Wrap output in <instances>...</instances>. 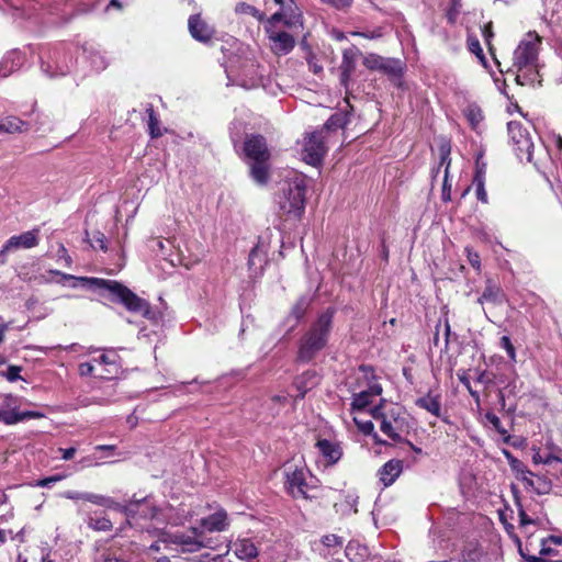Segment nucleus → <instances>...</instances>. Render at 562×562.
Segmentation results:
<instances>
[{"label":"nucleus","mask_w":562,"mask_h":562,"mask_svg":"<svg viewBox=\"0 0 562 562\" xmlns=\"http://www.w3.org/2000/svg\"><path fill=\"white\" fill-rule=\"evenodd\" d=\"M355 422L357 423L359 429L364 434V435H370L373 432L374 430V425L372 422L368 420V422H363V423H359L357 419H355Z\"/></svg>","instance_id":"13d9d810"},{"label":"nucleus","mask_w":562,"mask_h":562,"mask_svg":"<svg viewBox=\"0 0 562 562\" xmlns=\"http://www.w3.org/2000/svg\"><path fill=\"white\" fill-rule=\"evenodd\" d=\"M91 59H92L91 61H92V65L95 68V70H103V69H105L108 64H106L104 57L102 55H100V53H94L91 56Z\"/></svg>","instance_id":"603ef678"},{"label":"nucleus","mask_w":562,"mask_h":562,"mask_svg":"<svg viewBox=\"0 0 562 562\" xmlns=\"http://www.w3.org/2000/svg\"><path fill=\"white\" fill-rule=\"evenodd\" d=\"M415 403L418 407L426 409L434 416H441V404L439 395H432L429 392L425 396L417 398Z\"/></svg>","instance_id":"393cba45"},{"label":"nucleus","mask_w":562,"mask_h":562,"mask_svg":"<svg viewBox=\"0 0 562 562\" xmlns=\"http://www.w3.org/2000/svg\"><path fill=\"white\" fill-rule=\"evenodd\" d=\"M266 34L271 43L272 52L277 55H286L295 46L294 35L289 32L269 26Z\"/></svg>","instance_id":"f8f14e48"},{"label":"nucleus","mask_w":562,"mask_h":562,"mask_svg":"<svg viewBox=\"0 0 562 562\" xmlns=\"http://www.w3.org/2000/svg\"><path fill=\"white\" fill-rule=\"evenodd\" d=\"M123 509L126 516L133 520H136L137 515H139L145 519L156 520L162 526L168 524L166 518H161V509L151 504L147 498L131 501Z\"/></svg>","instance_id":"6e6552de"},{"label":"nucleus","mask_w":562,"mask_h":562,"mask_svg":"<svg viewBox=\"0 0 562 562\" xmlns=\"http://www.w3.org/2000/svg\"><path fill=\"white\" fill-rule=\"evenodd\" d=\"M235 12L237 14H249L254 16L259 22H262L265 20V13L259 11L257 8H255L251 4H248L246 2H239L235 7Z\"/></svg>","instance_id":"72a5a7b5"},{"label":"nucleus","mask_w":562,"mask_h":562,"mask_svg":"<svg viewBox=\"0 0 562 562\" xmlns=\"http://www.w3.org/2000/svg\"><path fill=\"white\" fill-rule=\"evenodd\" d=\"M475 186V193L479 201L486 204L488 202L487 192L485 190V181H482V178L479 177L477 181H473Z\"/></svg>","instance_id":"a19ab883"},{"label":"nucleus","mask_w":562,"mask_h":562,"mask_svg":"<svg viewBox=\"0 0 562 562\" xmlns=\"http://www.w3.org/2000/svg\"><path fill=\"white\" fill-rule=\"evenodd\" d=\"M78 280L97 289L106 290L113 295V301L123 304L130 312L138 313L148 319L154 318L149 303L119 281L87 277L78 278Z\"/></svg>","instance_id":"7ed1b4c3"},{"label":"nucleus","mask_w":562,"mask_h":562,"mask_svg":"<svg viewBox=\"0 0 562 562\" xmlns=\"http://www.w3.org/2000/svg\"><path fill=\"white\" fill-rule=\"evenodd\" d=\"M508 135L517 157L532 162L533 143L530 133L520 122L512 121L507 124Z\"/></svg>","instance_id":"39448f33"},{"label":"nucleus","mask_w":562,"mask_h":562,"mask_svg":"<svg viewBox=\"0 0 562 562\" xmlns=\"http://www.w3.org/2000/svg\"><path fill=\"white\" fill-rule=\"evenodd\" d=\"M468 117L473 126L479 124L482 121V114L480 110L471 109L469 111Z\"/></svg>","instance_id":"bf43d9fd"},{"label":"nucleus","mask_w":562,"mask_h":562,"mask_svg":"<svg viewBox=\"0 0 562 562\" xmlns=\"http://www.w3.org/2000/svg\"><path fill=\"white\" fill-rule=\"evenodd\" d=\"M13 416L15 417L16 423H20V422L29 419V418L43 417V414H41L38 412H33V411H26V412H21V413L13 411Z\"/></svg>","instance_id":"c03bdc74"},{"label":"nucleus","mask_w":562,"mask_h":562,"mask_svg":"<svg viewBox=\"0 0 562 562\" xmlns=\"http://www.w3.org/2000/svg\"><path fill=\"white\" fill-rule=\"evenodd\" d=\"M306 184L303 179H294L288 182L286 188L279 199L280 210L294 218H299L305 209Z\"/></svg>","instance_id":"20e7f679"},{"label":"nucleus","mask_w":562,"mask_h":562,"mask_svg":"<svg viewBox=\"0 0 562 562\" xmlns=\"http://www.w3.org/2000/svg\"><path fill=\"white\" fill-rule=\"evenodd\" d=\"M326 153L327 147L322 131L312 132L304 137L301 155L306 164L311 166L321 165Z\"/></svg>","instance_id":"423d86ee"},{"label":"nucleus","mask_w":562,"mask_h":562,"mask_svg":"<svg viewBox=\"0 0 562 562\" xmlns=\"http://www.w3.org/2000/svg\"><path fill=\"white\" fill-rule=\"evenodd\" d=\"M227 526V514L224 509H220L214 514L202 518L200 521V527L210 532L223 531Z\"/></svg>","instance_id":"412c9836"},{"label":"nucleus","mask_w":562,"mask_h":562,"mask_svg":"<svg viewBox=\"0 0 562 562\" xmlns=\"http://www.w3.org/2000/svg\"><path fill=\"white\" fill-rule=\"evenodd\" d=\"M235 554L243 560L254 559L258 554L256 546L250 540H240L235 544Z\"/></svg>","instance_id":"c85d7f7f"},{"label":"nucleus","mask_w":562,"mask_h":562,"mask_svg":"<svg viewBox=\"0 0 562 562\" xmlns=\"http://www.w3.org/2000/svg\"><path fill=\"white\" fill-rule=\"evenodd\" d=\"M85 501L104 507H112L115 505L112 498L93 493H86Z\"/></svg>","instance_id":"e433bc0d"},{"label":"nucleus","mask_w":562,"mask_h":562,"mask_svg":"<svg viewBox=\"0 0 562 562\" xmlns=\"http://www.w3.org/2000/svg\"><path fill=\"white\" fill-rule=\"evenodd\" d=\"M2 398L1 409L15 411L16 398L11 394H4L0 396Z\"/></svg>","instance_id":"49530a36"},{"label":"nucleus","mask_w":562,"mask_h":562,"mask_svg":"<svg viewBox=\"0 0 562 562\" xmlns=\"http://www.w3.org/2000/svg\"><path fill=\"white\" fill-rule=\"evenodd\" d=\"M250 176L260 186L269 179V160L250 161Z\"/></svg>","instance_id":"a878e982"},{"label":"nucleus","mask_w":562,"mask_h":562,"mask_svg":"<svg viewBox=\"0 0 562 562\" xmlns=\"http://www.w3.org/2000/svg\"><path fill=\"white\" fill-rule=\"evenodd\" d=\"M465 251H467V257H468L470 265L474 269L480 270L481 269V260H480L479 254L469 247L465 248Z\"/></svg>","instance_id":"a18cd8bd"},{"label":"nucleus","mask_w":562,"mask_h":562,"mask_svg":"<svg viewBox=\"0 0 562 562\" xmlns=\"http://www.w3.org/2000/svg\"><path fill=\"white\" fill-rule=\"evenodd\" d=\"M509 464L517 474H521V480L524 482H526L530 486L533 484L532 481L526 476L527 474L531 475L532 473L526 469L521 461H519L516 458H510Z\"/></svg>","instance_id":"c9c22d12"},{"label":"nucleus","mask_w":562,"mask_h":562,"mask_svg":"<svg viewBox=\"0 0 562 562\" xmlns=\"http://www.w3.org/2000/svg\"><path fill=\"white\" fill-rule=\"evenodd\" d=\"M188 29L191 36L199 42L207 43L214 35V30L205 21H203L200 14H193L188 20Z\"/></svg>","instance_id":"4468645a"},{"label":"nucleus","mask_w":562,"mask_h":562,"mask_svg":"<svg viewBox=\"0 0 562 562\" xmlns=\"http://www.w3.org/2000/svg\"><path fill=\"white\" fill-rule=\"evenodd\" d=\"M503 299V292L498 285L493 283L491 280L486 281V286L482 293V295L477 299L480 304L484 302H490L493 304H501Z\"/></svg>","instance_id":"bb28decb"},{"label":"nucleus","mask_w":562,"mask_h":562,"mask_svg":"<svg viewBox=\"0 0 562 562\" xmlns=\"http://www.w3.org/2000/svg\"><path fill=\"white\" fill-rule=\"evenodd\" d=\"M335 312L333 307L326 308L301 337L296 355L299 362H311L327 346Z\"/></svg>","instance_id":"f03ea898"},{"label":"nucleus","mask_w":562,"mask_h":562,"mask_svg":"<svg viewBox=\"0 0 562 562\" xmlns=\"http://www.w3.org/2000/svg\"><path fill=\"white\" fill-rule=\"evenodd\" d=\"M58 257L65 260L67 267L71 266V257L68 255L67 249L64 247V245L59 246Z\"/></svg>","instance_id":"e2e57ef3"},{"label":"nucleus","mask_w":562,"mask_h":562,"mask_svg":"<svg viewBox=\"0 0 562 562\" xmlns=\"http://www.w3.org/2000/svg\"><path fill=\"white\" fill-rule=\"evenodd\" d=\"M311 302L310 295H302L291 308L290 317H293L296 323L301 321L310 308Z\"/></svg>","instance_id":"7c9ffc66"},{"label":"nucleus","mask_w":562,"mask_h":562,"mask_svg":"<svg viewBox=\"0 0 562 562\" xmlns=\"http://www.w3.org/2000/svg\"><path fill=\"white\" fill-rule=\"evenodd\" d=\"M349 123L348 114L342 112H337L330 115V117L324 124V127L327 131H335L338 128H344Z\"/></svg>","instance_id":"473e14b6"},{"label":"nucleus","mask_w":562,"mask_h":562,"mask_svg":"<svg viewBox=\"0 0 562 562\" xmlns=\"http://www.w3.org/2000/svg\"><path fill=\"white\" fill-rule=\"evenodd\" d=\"M363 65L370 70H380L391 77L403 76L404 66L400 59L386 58L376 54H368L363 58Z\"/></svg>","instance_id":"1a4fd4ad"},{"label":"nucleus","mask_w":562,"mask_h":562,"mask_svg":"<svg viewBox=\"0 0 562 562\" xmlns=\"http://www.w3.org/2000/svg\"><path fill=\"white\" fill-rule=\"evenodd\" d=\"M284 20H285V14L282 10V8L280 9V11L273 13L270 18L266 19L265 18V31L268 32V27L271 26L272 29H278L277 27V23L278 22H283L284 23Z\"/></svg>","instance_id":"ea45409f"},{"label":"nucleus","mask_w":562,"mask_h":562,"mask_svg":"<svg viewBox=\"0 0 562 562\" xmlns=\"http://www.w3.org/2000/svg\"><path fill=\"white\" fill-rule=\"evenodd\" d=\"M58 451L61 453V459L65 461L71 460L77 451L76 448H59Z\"/></svg>","instance_id":"052dcab7"},{"label":"nucleus","mask_w":562,"mask_h":562,"mask_svg":"<svg viewBox=\"0 0 562 562\" xmlns=\"http://www.w3.org/2000/svg\"><path fill=\"white\" fill-rule=\"evenodd\" d=\"M85 496H86V493H80V492H76V491H67L63 494V497L68 498V499H74V501H78V499L85 501Z\"/></svg>","instance_id":"680f3d73"},{"label":"nucleus","mask_w":562,"mask_h":562,"mask_svg":"<svg viewBox=\"0 0 562 562\" xmlns=\"http://www.w3.org/2000/svg\"><path fill=\"white\" fill-rule=\"evenodd\" d=\"M366 392L369 394L370 397L372 396H379L382 393V387L380 384H372Z\"/></svg>","instance_id":"774afa93"},{"label":"nucleus","mask_w":562,"mask_h":562,"mask_svg":"<svg viewBox=\"0 0 562 562\" xmlns=\"http://www.w3.org/2000/svg\"><path fill=\"white\" fill-rule=\"evenodd\" d=\"M0 420L3 422L5 425L16 424V419L13 416V411H9V409L0 408Z\"/></svg>","instance_id":"864d4df0"},{"label":"nucleus","mask_w":562,"mask_h":562,"mask_svg":"<svg viewBox=\"0 0 562 562\" xmlns=\"http://www.w3.org/2000/svg\"><path fill=\"white\" fill-rule=\"evenodd\" d=\"M315 447L323 457L326 465H334L342 456L339 443L328 439H318Z\"/></svg>","instance_id":"2eb2a0df"},{"label":"nucleus","mask_w":562,"mask_h":562,"mask_svg":"<svg viewBox=\"0 0 562 562\" xmlns=\"http://www.w3.org/2000/svg\"><path fill=\"white\" fill-rule=\"evenodd\" d=\"M356 57H357L356 48L345 49L342 53V60H341L339 68H340V83L345 87L348 86V81L350 80V77L356 69Z\"/></svg>","instance_id":"4be33fe9"},{"label":"nucleus","mask_w":562,"mask_h":562,"mask_svg":"<svg viewBox=\"0 0 562 562\" xmlns=\"http://www.w3.org/2000/svg\"><path fill=\"white\" fill-rule=\"evenodd\" d=\"M541 37L536 32H528L519 42L513 55L515 81L520 86L540 83L539 48Z\"/></svg>","instance_id":"f257e3e1"},{"label":"nucleus","mask_w":562,"mask_h":562,"mask_svg":"<svg viewBox=\"0 0 562 562\" xmlns=\"http://www.w3.org/2000/svg\"><path fill=\"white\" fill-rule=\"evenodd\" d=\"M350 35H352V36H361V37H364V38H368V40H375V38L381 37L382 33H381L380 29H376V30L368 31V32L352 31V32H350Z\"/></svg>","instance_id":"de8ad7c7"},{"label":"nucleus","mask_w":562,"mask_h":562,"mask_svg":"<svg viewBox=\"0 0 562 562\" xmlns=\"http://www.w3.org/2000/svg\"><path fill=\"white\" fill-rule=\"evenodd\" d=\"M285 14L284 25L293 32L303 29V16L301 10L293 0H288V3L282 7Z\"/></svg>","instance_id":"aec40b11"},{"label":"nucleus","mask_w":562,"mask_h":562,"mask_svg":"<svg viewBox=\"0 0 562 562\" xmlns=\"http://www.w3.org/2000/svg\"><path fill=\"white\" fill-rule=\"evenodd\" d=\"M342 541L341 539L336 535H326L323 536L321 539V544L317 548L319 552L325 555L326 558L333 557V548L341 547Z\"/></svg>","instance_id":"c756f323"},{"label":"nucleus","mask_w":562,"mask_h":562,"mask_svg":"<svg viewBox=\"0 0 562 562\" xmlns=\"http://www.w3.org/2000/svg\"><path fill=\"white\" fill-rule=\"evenodd\" d=\"M306 474L304 469L299 468L285 471L286 490L294 498L307 499L314 497L311 492L315 488L306 482Z\"/></svg>","instance_id":"0eeeda50"},{"label":"nucleus","mask_w":562,"mask_h":562,"mask_svg":"<svg viewBox=\"0 0 562 562\" xmlns=\"http://www.w3.org/2000/svg\"><path fill=\"white\" fill-rule=\"evenodd\" d=\"M94 367L91 362H82L78 366V372L81 376H89L93 373Z\"/></svg>","instance_id":"5fc2aeb1"},{"label":"nucleus","mask_w":562,"mask_h":562,"mask_svg":"<svg viewBox=\"0 0 562 562\" xmlns=\"http://www.w3.org/2000/svg\"><path fill=\"white\" fill-rule=\"evenodd\" d=\"M468 48L471 53H473L480 60V63L486 67L487 60L484 56L483 49L481 47L480 41L475 36H468Z\"/></svg>","instance_id":"f704fd0d"},{"label":"nucleus","mask_w":562,"mask_h":562,"mask_svg":"<svg viewBox=\"0 0 562 562\" xmlns=\"http://www.w3.org/2000/svg\"><path fill=\"white\" fill-rule=\"evenodd\" d=\"M403 471L401 460L387 461L379 471V476L384 486L392 485Z\"/></svg>","instance_id":"5701e85b"},{"label":"nucleus","mask_w":562,"mask_h":562,"mask_svg":"<svg viewBox=\"0 0 562 562\" xmlns=\"http://www.w3.org/2000/svg\"><path fill=\"white\" fill-rule=\"evenodd\" d=\"M20 372H21V368L18 367V366H10L7 370V372L4 373V376L7 378L8 381L10 382H14L16 380H19L21 376H20Z\"/></svg>","instance_id":"3c124183"},{"label":"nucleus","mask_w":562,"mask_h":562,"mask_svg":"<svg viewBox=\"0 0 562 562\" xmlns=\"http://www.w3.org/2000/svg\"><path fill=\"white\" fill-rule=\"evenodd\" d=\"M374 419L380 420V430L394 441H401V431L403 429V420L393 413L386 415L380 406L372 409Z\"/></svg>","instance_id":"9d476101"},{"label":"nucleus","mask_w":562,"mask_h":562,"mask_svg":"<svg viewBox=\"0 0 562 562\" xmlns=\"http://www.w3.org/2000/svg\"><path fill=\"white\" fill-rule=\"evenodd\" d=\"M479 177L482 178V181H485V164H482V165H480L479 162L476 164V170H475L473 181H477Z\"/></svg>","instance_id":"69168bd1"},{"label":"nucleus","mask_w":562,"mask_h":562,"mask_svg":"<svg viewBox=\"0 0 562 562\" xmlns=\"http://www.w3.org/2000/svg\"><path fill=\"white\" fill-rule=\"evenodd\" d=\"M353 0H322V2L327 3L338 10H344L349 8L352 4Z\"/></svg>","instance_id":"8fccbe9b"},{"label":"nucleus","mask_w":562,"mask_h":562,"mask_svg":"<svg viewBox=\"0 0 562 562\" xmlns=\"http://www.w3.org/2000/svg\"><path fill=\"white\" fill-rule=\"evenodd\" d=\"M98 361L105 367L106 374L103 378L110 379L119 374L121 370L120 356L114 349H108L105 353L100 356Z\"/></svg>","instance_id":"b1692460"},{"label":"nucleus","mask_w":562,"mask_h":562,"mask_svg":"<svg viewBox=\"0 0 562 562\" xmlns=\"http://www.w3.org/2000/svg\"><path fill=\"white\" fill-rule=\"evenodd\" d=\"M259 255H260V250L258 247H255L251 249V251L249 254V258H248V265L250 268L256 265V259L259 257Z\"/></svg>","instance_id":"338daca9"},{"label":"nucleus","mask_w":562,"mask_h":562,"mask_svg":"<svg viewBox=\"0 0 562 562\" xmlns=\"http://www.w3.org/2000/svg\"><path fill=\"white\" fill-rule=\"evenodd\" d=\"M93 527L97 530L106 531V530H110L112 528V522H111L110 519L103 517V518L94 520Z\"/></svg>","instance_id":"6e6d98bb"},{"label":"nucleus","mask_w":562,"mask_h":562,"mask_svg":"<svg viewBox=\"0 0 562 562\" xmlns=\"http://www.w3.org/2000/svg\"><path fill=\"white\" fill-rule=\"evenodd\" d=\"M2 133H24L27 128V123L16 116H7L1 120Z\"/></svg>","instance_id":"cd10ccee"},{"label":"nucleus","mask_w":562,"mask_h":562,"mask_svg":"<svg viewBox=\"0 0 562 562\" xmlns=\"http://www.w3.org/2000/svg\"><path fill=\"white\" fill-rule=\"evenodd\" d=\"M443 327H445V340H443V346L441 348V351H448V349H449V337H450V334H451V328H450V324H449V321H448L447 317L445 318Z\"/></svg>","instance_id":"4d7b16f0"},{"label":"nucleus","mask_w":562,"mask_h":562,"mask_svg":"<svg viewBox=\"0 0 562 562\" xmlns=\"http://www.w3.org/2000/svg\"><path fill=\"white\" fill-rule=\"evenodd\" d=\"M450 151L451 147L448 142H442L439 146V154H440V165H446L445 170V178L442 183V191H441V199L445 202H448L451 200V184L449 183L448 177H449V168L451 164L450 159Z\"/></svg>","instance_id":"f3484780"},{"label":"nucleus","mask_w":562,"mask_h":562,"mask_svg":"<svg viewBox=\"0 0 562 562\" xmlns=\"http://www.w3.org/2000/svg\"><path fill=\"white\" fill-rule=\"evenodd\" d=\"M146 113L148 114V132L151 138H158L162 135V131L159 126V119L156 114L151 103L146 105Z\"/></svg>","instance_id":"2f4dec72"},{"label":"nucleus","mask_w":562,"mask_h":562,"mask_svg":"<svg viewBox=\"0 0 562 562\" xmlns=\"http://www.w3.org/2000/svg\"><path fill=\"white\" fill-rule=\"evenodd\" d=\"M461 382L463 383V385L467 387V390L469 391L470 395L475 400V402H480V395L476 391H474L472 387H471V384H470V381L468 379H461Z\"/></svg>","instance_id":"0e129e2a"},{"label":"nucleus","mask_w":562,"mask_h":562,"mask_svg":"<svg viewBox=\"0 0 562 562\" xmlns=\"http://www.w3.org/2000/svg\"><path fill=\"white\" fill-rule=\"evenodd\" d=\"M89 241L93 248L99 247L103 251H106L108 249L105 235L101 232L93 233L92 239Z\"/></svg>","instance_id":"79ce46f5"},{"label":"nucleus","mask_w":562,"mask_h":562,"mask_svg":"<svg viewBox=\"0 0 562 562\" xmlns=\"http://www.w3.org/2000/svg\"><path fill=\"white\" fill-rule=\"evenodd\" d=\"M371 403V397L366 391L355 394L352 397V409L362 411Z\"/></svg>","instance_id":"4c0bfd02"},{"label":"nucleus","mask_w":562,"mask_h":562,"mask_svg":"<svg viewBox=\"0 0 562 562\" xmlns=\"http://www.w3.org/2000/svg\"><path fill=\"white\" fill-rule=\"evenodd\" d=\"M244 151L250 161L269 160L270 151L267 142L261 135H251L246 138Z\"/></svg>","instance_id":"ddd939ff"},{"label":"nucleus","mask_w":562,"mask_h":562,"mask_svg":"<svg viewBox=\"0 0 562 562\" xmlns=\"http://www.w3.org/2000/svg\"><path fill=\"white\" fill-rule=\"evenodd\" d=\"M147 533H149L150 536H154V537H158L159 541L164 542V543H175V544H179V546H187V543H189L190 541H192L194 538L193 537H190L188 535H184V533H180V532H177V533H168L165 531V528H159V527H154V526H148L144 529Z\"/></svg>","instance_id":"dca6fc26"},{"label":"nucleus","mask_w":562,"mask_h":562,"mask_svg":"<svg viewBox=\"0 0 562 562\" xmlns=\"http://www.w3.org/2000/svg\"><path fill=\"white\" fill-rule=\"evenodd\" d=\"M64 477H65V476H64V475H60V474L53 475V476H48V477H45V479L40 480V481L36 483V486H40V487H49L52 484H54V483H56V482L61 481Z\"/></svg>","instance_id":"09e8293b"},{"label":"nucleus","mask_w":562,"mask_h":562,"mask_svg":"<svg viewBox=\"0 0 562 562\" xmlns=\"http://www.w3.org/2000/svg\"><path fill=\"white\" fill-rule=\"evenodd\" d=\"M501 347L504 348L512 361H516V350L508 336L501 338Z\"/></svg>","instance_id":"37998d69"},{"label":"nucleus","mask_w":562,"mask_h":562,"mask_svg":"<svg viewBox=\"0 0 562 562\" xmlns=\"http://www.w3.org/2000/svg\"><path fill=\"white\" fill-rule=\"evenodd\" d=\"M202 548L215 549V547L211 546L209 542H205L203 540H199L198 538H194L192 541L187 543V546H182L181 552L193 553V552H198Z\"/></svg>","instance_id":"58836bf2"},{"label":"nucleus","mask_w":562,"mask_h":562,"mask_svg":"<svg viewBox=\"0 0 562 562\" xmlns=\"http://www.w3.org/2000/svg\"><path fill=\"white\" fill-rule=\"evenodd\" d=\"M346 554L352 562H396L385 560L380 555L369 557L368 548L356 542H349L346 548Z\"/></svg>","instance_id":"a211bd4d"},{"label":"nucleus","mask_w":562,"mask_h":562,"mask_svg":"<svg viewBox=\"0 0 562 562\" xmlns=\"http://www.w3.org/2000/svg\"><path fill=\"white\" fill-rule=\"evenodd\" d=\"M37 234L38 229H33L22 233L21 235L10 237L0 251V263H5V254L10 250L20 248L30 249L35 247L38 244Z\"/></svg>","instance_id":"9b49d317"},{"label":"nucleus","mask_w":562,"mask_h":562,"mask_svg":"<svg viewBox=\"0 0 562 562\" xmlns=\"http://www.w3.org/2000/svg\"><path fill=\"white\" fill-rule=\"evenodd\" d=\"M319 382L318 375L314 370H307L302 374L297 375L293 382V385L297 390L299 394L295 400L304 398L305 394L314 389Z\"/></svg>","instance_id":"6ab92c4d"}]
</instances>
